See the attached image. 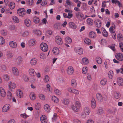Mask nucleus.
Here are the masks:
<instances>
[{"label":"nucleus","instance_id":"51","mask_svg":"<svg viewBox=\"0 0 123 123\" xmlns=\"http://www.w3.org/2000/svg\"><path fill=\"white\" fill-rule=\"evenodd\" d=\"M7 97L9 100H11L12 97V93L9 91L7 92Z\"/></svg>","mask_w":123,"mask_h":123},{"label":"nucleus","instance_id":"50","mask_svg":"<svg viewBox=\"0 0 123 123\" xmlns=\"http://www.w3.org/2000/svg\"><path fill=\"white\" fill-rule=\"evenodd\" d=\"M38 96L40 99L43 100H45V96L43 94H39Z\"/></svg>","mask_w":123,"mask_h":123},{"label":"nucleus","instance_id":"48","mask_svg":"<svg viewBox=\"0 0 123 123\" xmlns=\"http://www.w3.org/2000/svg\"><path fill=\"white\" fill-rule=\"evenodd\" d=\"M49 76L48 75H46L44 77L43 80L45 82L47 83L49 81Z\"/></svg>","mask_w":123,"mask_h":123},{"label":"nucleus","instance_id":"16","mask_svg":"<svg viewBox=\"0 0 123 123\" xmlns=\"http://www.w3.org/2000/svg\"><path fill=\"white\" fill-rule=\"evenodd\" d=\"M75 16L76 17L78 18H79L80 17L81 18L83 19H85V18L84 17V15L81 12H78L75 13Z\"/></svg>","mask_w":123,"mask_h":123},{"label":"nucleus","instance_id":"6","mask_svg":"<svg viewBox=\"0 0 123 123\" xmlns=\"http://www.w3.org/2000/svg\"><path fill=\"white\" fill-rule=\"evenodd\" d=\"M8 86L9 90L12 91L13 89H14L16 88V86L15 83L10 81L8 82Z\"/></svg>","mask_w":123,"mask_h":123},{"label":"nucleus","instance_id":"34","mask_svg":"<svg viewBox=\"0 0 123 123\" xmlns=\"http://www.w3.org/2000/svg\"><path fill=\"white\" fill-rule=\"evenodd\" d=\"M52 100L55 103H58L59 101V100L58 98L55 96H52Z\"/></svg>","mask_w":123,"mask_h":123},{"label":"nucleus","instance_id":"14","mask_svg":"<svg viewBox=\"0 0 123 123\" xmlns=\"http://www.w3.org/2000/svg\"><path fill=\"white\" fill-rule=\"evenodd\" d=\"M0 95L2 97H5L6 95V93L5 89L2 87H0Z\"/></svg>","mask_w":123,"mask_h":123},{"label":"nucleus","instance_id":"41","mask_svg":"<svg viewBox=\"0 0 123 123\" xmlns=\"http://www.w3.org/2000/svg\"><path fill=\"white\" fill-rule=\"evenodd\" d=\"M65 41L66 43L69 44L71 43L72 41L71 38L68 37H66Z\"/></svg>","mask_w":123,"mask_h":123},{"label":"nucleus","instance_id":"32","mask_svg":"<svg viewBox=\"0 0 123 123\" xmlns=\"http://www.w3.org/2000/svg\"><path fill=\"white\" fill-rule=\"evenodd\" d=\"M84 43L87 44L89 45L91 43V40L88 38H85L84 39Z\"/></svg>","mask_w":123,"mask_h":123},{"label":"nucleus","instance_id":"28","mask_svg":"<svg viewBox=\"0 0 123 123\" xmlns=\"http://www.w3.org/2000/svg\"><path fill=\"white\" fill-rule=\"evenodd\" d=\"M33 22L35 24L39 23L40 21L39 18L36 16L34 17L33 18Z\"/></svg>","mask_w":123,"mask_h":123},{"label":"nucleus","instance_id":"63","mask_svg":"<svg viewBox=\"0 0 123 123\" xmlns=\"http://www.w3.org/2000/svg\"><path fill=\"white\" fill-rule=\"evenodd\" d=\"M5 42L4 39L2 37L0 36V44H2Z\"/></svg>","mask_w":123,"mask_h":123},{"label":"nucleus","instance_id":"1","mask_svg":"<svg viewBox=\"0 0 123 123\" xmlns=\"http://www.w3.org/2000/svg\"><path fill=\"white\" fill-rule=\"evenodd\" d=\"M90 112V109L88 107H85L83 110V111L81 114L82 117L85 118L86 116L89 115Z\"/></svg>","mask_w":123,"mask_h":123},{"label":"nucleus","instance_id":"42","mask_svg":"<svg viewBox=\"0 0 123 123\" xmlns=\"http://www.w3.org/2000/svg\"><path fill=\"white\" fill-rule=\"evenodd\" d=\"M113 71H110L108 74V77L110 79H112L113 76Z\"/></svg>","mask_w":123,"mask_h":123},{"label":"nucleus","instance_id":"64","mask_svg":"<svg viewBox=\"0 0 123 123\" xmlns=\"http://www.w3.org/2000/svg\"><path fill=\"white\" fill-rule=\"evenodd\" d=\"M87 67H84L82 69V73L83 74H86L87 72Z\"/></svg>","mask_w":123,"mask_h":123},{"label":"nucleus","instance_id":"38","mask_svg":"<svg viewBox=\"0 0 123 123\" xmlns=\"http://www.w3.org/2000/svg\"><path fill=\"white\" fill-rule=\"evenodd\" d=\"M72 4L73 3L72 2L70 1L69 0H67L66 1V3L65 5V6L66 7L69 8L68 6V5L70 7L71 6Z\"/></svg>","mask_w":123,"mask_h":123},{"label":"nucleus","instance_id":"35","mask_svg":"<svg viewBox=\"0 0 123 123\" xmlns=\"http://www.w3.org/2000/svg\"><path fill=\"white\" fill-rule=\"evenodd\" d=\"M72 86L74 88H75L77 86V83L76 80L74 79L72 80L71 81Z\"/></svg>","mask_w":123,"mask_h":123},{"label":"nucleus","instance_id":"20","mask_svg":"<svg viewBox=\"0 0 123 123\" xmlns=\"http://www.w3.org/2000/svg\"><path fill=\"white\" fill-rule=\"evenodd\" d=\"M12 73L15 75L17 76L18 75V71L16 68L13 67L12 68Z\"/></svg>","mask_w":123,"mask_h":123},{"label":"nucleus","instance_id":"60","mask_svg":"<svg viewBox=\"0 0 123 123\" xmlns=\"http://www.w3.org/2000/svg\"><path fill=\"white\" fill-rule=\"evenodd\" d=\"M115 97L117 99H118L120 97V94L119 93L115 92L114 94Z\"/></svg>","mask_w":123,"mask_h":123},{"label":"nucleus","instance_id":"52","mask_svg":"<svg viewBox=\"0 0 123 123\" xmlns=\"http://www.w3.org/2000/svg\"><path fill=\"white\" fill-rule=\"evenodd\" d=\"M103 113V110L101 107H99L98 109V113L99 115H101Z\"/></svg>","mask_w":123,"mask_h":123},{"label":"nucleus","instance_id":"17","mask_svg":"<svg viewBox=\"0 0 123 123\" xmlns=\"http://www.w3.org/2000/svg\"><path fill=\"white\" fill-rule=\"evenodd\" d=\"M96 96L97 99L98 101L102 102L103 101L102 96L100 93H97L96 94Z\"/></svg>","mask_w":123,"mask_h":123},{"label":"nucleus","instance_id":"39","mask_svg":"<svg viewBox=\"0 0 123 123\" xmlns=\"http://www.w3.org/2000/svg\"><path fill=\"white\" fill-rule=\"evenodd\" d=\"M86 22L87 24L90 25H91L93 24V20L90 18H87V19Z\"/></svg>","mask_w":123,"mask_h":123},{"label":"nucleus","instance_id":"47","mask_svg":"<svg viewBox=\"0 0 123 123\" xmlns=\"http://www.w3.org/2000/svg\"><path fill=\"white\" fill-rule=\"evenodd\" d=\"M89 36L91 38H94L96 37L95 34L93 32H91L89 33Z\"/></svg>","mask_w":123,"mask_h":123},{"label":"nucleus","instance_id":"18","mask_svg":"<svg viewBox=\"0 0 123 123\" xmlns=\"http://www.w3.org/2000/svg\"><path fill=\"white\" fill-rule=\"evenodd\" d=\"M41 121L42 123H47V120L45 115H43L40 117Z\"/></svg>","mask_w":123,"mask_h":123},{"label":"nucleus","instance_id":"31","mask_svg":"<svg viewBox=\"0 0 123 123\" xmlns=\"http://www.w3.org/2000/svg\"><path fill=\"white\" fill-rule=\"evenodd\" d=\"M82 64L84 65H87L89 63V61L88 59L86 57L82 58Z\"/></svg>","mask_w":123,"mask_h":123},{"label":"nucleus","instance_id":"62","mask_svg":"<svg viewBox=\"0 0 123 123\" xmlns=\"http://www.w3.org/2000/svg\"><path fill=\"white\" fill-rule=\"evenodd\" d=\"M47 3V1L46 0H42L41 5L42 6H44L46 5Z\"/></svg>","mask_w":123,"mask_h":123},{"label":"nucleus","instance_id":"2","mask_svg":"<svg viewBox=\"0 0 123 123\" xmlns=\"http://www.w3.org/2000/svg\"><path fill=\"white\" fill-rule=\"evenodd\" d=\"M75 106L76 108L74 105H72L71 106L72 108L74 111L77 112L81 107V104L79 101H76L75 102Z\"/></svg>","mask_w":123,"mask_h":123},{"label":"nucleus","instance_id":"10","mask_svg":"<svg viewBox=\"0 0 123 123\" xmlns=\"http://www.w3.org/2000/svg\"><path fill=\"white\" fill-rule=\"evenodd\" d=\"M74 72L73 68L72 66L68 67L67 69V72L69 75H72Z\"/></svg>","mask_w":123,"mask_h":123},{"label":"nucleus","instance_id":"30","mask_svg":"<svg viewBox=\"0 0 123 123\" xmlns=\"http://www.w3.org/2000/svg\"><path fill=\"white\" fill-rule=\"evenodd\" d=\"M68 24L70 27L72 28L75 29L77 27L76 25L73 22H70Z\"/></svg>","mask_w":123,"mask_h":123},{"label":"nucleus","instance_id":"24","mask_svg":"<svg viewBox=\"0 0 123 123\" xmlns=\"http://www.w3.org/2000/svg\"><path fill=\"white\" fill-rule=\"evenodd\" d=\"M91 104L92 107V108L94 109L96 105V103L95 100L94 98H92Z\"/></svg>","mask_w":123,"mask_h":123},{"label":"nucleus","instance_id":"23","mask_svg":"<svg viewBox=\"0 0 123 123\" xmlns=\"http://www.w3.org/2000/svg\"><path fill=\"white\" fill-rule=\"evenodd\" d=\"M52 52L55 55H57L59 53V50L58 48L55 47L53 48L52 50Z\"/></svg>","mask_w":123,"mask_h":123},{"label":"nucleus","instance_id":"53","mask_svg":"<svg viewBox=\"0 0 123 123\" xmlns=\"http://www.w3.org/2000/svg\"><path fill=\"white\" fill-rule=\"evenodd\" d=\"M97 62L99 64H101L102 62V60L101 58L99 57H97L96 58Z\"/></svg>","mask_w":123,"mask_h":123},{"label":"nucleus","instance_id":"61","mask_svg":"<svg viewBox=\"0 0 123 123\" xmlns=\"http://www.w3.org/2000/svg\"><path fill=\"white\" fill-rule=\"evenodd\" d=\"M86 78L88 80H91L92 79L91 76L89 73H87L86 74Z\"/></svg>","mask_w":123,"mask_h":123},{"label":"nucleus","instance_id":"36","mask_svg":"<svg viewBox=\"0 0 123 123\" xmlns=\"http://www.w3.org/2000/svg\"><path fill=\"white\" fill-rule=\"evenodd\" d=\"M117 39L119 41H121L123 40V37L121 33H119L117 35Z\"/></svg>","mask_w":123,"mask_h":123},{"label":"nucleus","instance_id":"13","mask_svg":"<svg viewBox=\"0 0 123 123\" xmlns=\"http://www.w3.org/2000/svg\"><path fill=\"white\" fill-rule=\"evenodd\" d=\"M16 95L18 97L22 98L23 97L22 91L20 89H18L16 91Z\"/></svg>","mask_w":123,"mask_h":123},{"label":"nucleus","instance_id":"55","mask_svg":"<svg viewBox=\"0 0 123 123\" xmlns=\"http://www.w3.org/2000/svg\"><path fill=\"white\" fill-rule=\"evenodd\" d=\"M20 116L22 118L25 119L26 118L29 117V115H27L25 113H24L20 114Z\"/></svg>","mask_w":123,"mask_h":123},{"label":"nucleus","instance_id":"57","mask_svg":"<svg viewBox=\"0 0 123 123\" xmlns=\"http://www.w3.org/2000/svg\"><path fill=\"white\" fill-rule=\"evenodd\" d=\"M34 32L36 35L37 36H40L41 34V32L39 30H35L34 31Z\"/></svg>","mask_w":123,"mask_h":123},{"label":"nucleus","instance_id":"58","mask_svg":"<svg viewBox=\"0 0 123 123\" xmlns=\"http://www.w3.org/2000/svg\"><path fill=\"white\" fill-rule=\"evenodd\" d=\"M54 92L56 95H60L61 94V92L58 89H55L54 90Z\"/></svg>","mask_w":123,"mask_h":123},{"label":"nucleus","instance_id":"4","mask_svg":"<svg viewBox=\"0 0 123 123\" xmlns=\"http://www.w3.org/2000/svg\"><path fill=\"white\" fill-rule=\"evenodd\" d=\"M23 60L22 57L20 56H18L14 60L15 63L16 65H19L21 63Z\"/></svg>","mask_w":123,"mask_h":123},{"label":"nucleus","instance_id":"44","mask_svg":"<svg viewBox=\"0 0 123 123\" xmlns=\"http://www.w3.org/2000/svg\"><path fill=\"white\" fill-rule=\"evenodd\" d=\"M107 82V80L105 78L101 80L100 82V84L103 86L105 85Z\"/></svg>","mask_w":123,"mask_h":123},{"label":"nucleus","instance_id":"37","mask_svg":"<svg viewBox=\"0 0 123 123\" xmlns=\"http://www.w3.org/2000/svg\"><path fill=\"white\" fill-rule=\"evenodd\" d=\"M111 2L113 4L118 5L120 7L122 6L121 4L118 0H111Z\"/></svg>","mask_w":123,"mask_h":123},{"label":"nucleus","instance_id":"46","mask_svg":"<svg viewBox=\"0 0 123 123\" xmlns=\"http://www.w3.org/2000/svg\"><path fill=\"white\" fill-rule=\"evenodd\" d=\"M6 55L7 58L8 59L11 58L12 57L13 55L12 53L10 51L8 52L7 53Z\"/></svg>","mask_w":123,"mask_h":123},{"label":"nucleus","instance_id":"12","mask_svg":"<svg viewBox=\"0 0 123 123\" xmlns=\"http://www.w3.org/2000/svg\"><path fill=\"white\" fill-rule=\"evenodd\" d=\"M10 106L9 104H6L2 108V111L5 112L8 111L10 109Z\"/></svg>","mask_w":123,"mask_h":123},{"label":"nucleus","instance_id":"7","mask_svg":"<svg viewBox=\"0 0 123 123\" xmlns=\"http://www.w3.org/2000/svg\"><path fill=\"white\" fill-rule=\"evenodd\" d=\"M67 90L69 92L73 93L75 95H78L79 94V91L71 87H68Z\"/></svg>","mask_w":123,"mask_h":123},{"label":"nucleus","instance_id":"54","mask_svg":"<svg viewBox=\"0 0 123 123\" xmlns=\"http://www.w3.org/2000/svg\"><path fill=\"white\" fill-rule=\"evenodd\" d=\"M115 29V27L114 26H111L109 29V30L110 31L111 33H114L115 31L114 30Z\"/></svg>","mask_w":123,"mask_h":123},{"label":"nucleus","instance_id":"11","mask_svg":"<svg viewBox=\"0 0 123 123\" xmlns=\"http://www.w3.org/2000/svg\"><path fill=\"white\" fill-rule=\"evenodd\" d=\"M83 49L81 48H75L74 49V51L76 53L80 55H81L83 54Z\"/></svg>","mask_w":123,"mask_h":123},{"label":"nucleus","instance_id":"27","mask_svg":"<svg viewBox=\"0 0 123 123\" xmlns=\"http://www.w3.org/2000/svg\"><path fill=\"white\" fill-rule=\"evenodd\" d=\"M101 30L102 31V33L103 36L104 37H107L108 36V34L107 31L105 29L103 28H101Z\"/></svg>","mask_w":123,"mask_h":123},{"label":"nucleus","instance_id":"22","mask_svg":"<svg viewBox=\"0 0 123 123\" xmlns=\"http://www.w3.org/2000/svg\"><path fill=\"white\" fill-rule=\"evenodd\" d=\"M37 62V60L35 58H32L30 61V63L32 66H35L36 65Z\"/></svg>","mask_w":123,"mask_h":123},{"label":"nucleus","instance_id":"5","mask_svg":"<svg viewBox=\"0 0 123 123\" xmlns=\"http://www.w3.org/2000/svg\"><path fill=\"white\" fill-rule=\"evenodd\" d=\"M40 48L41 50L44 52L47 51L48 49L47 44L44 43H42L40 44Z\"/></svg>","mask_w":123,"mask_h":123},{"label":"nucleus","instance_id":"21","mask_svg":"<svg viewBox=\"0 0 123 123\" xmlns=\"http://www.w3.org/2000/svg\"><path fill=\"white\" fill-rule=\"evenodd\" d=\"M117 84L120 86L123 85V79L121 77L118 78L117 80Z\"/></svg>","mask_w":123,"mask_h":123},{"label":"nucleus","instance_id":"25","mask_svg":"<svg viewBox=\"0 0 123 123\" xmlns=\"http://www.w3.org/2000/svg\"><path fill=\"white\" fill-rule=\"evenodd\" d=\"M24 24L26 26L29 27L31 25V22L28 19H26L25 20Z\"/></svg>","mask_w":123,"mask_h":123},{"label":"nucleus","instance_id":"8","mask_svg":"<svg viewBox=\"0 0 123 123\" xmlns=\"http://www.w3.org/2000/svg\"><path fill=\"white\" fill-rule=\"evenodd\" d=\"M115 57L117 60L120 61L123 60V55L120 53H117L115 55Z\"/></svg>","mask_w":123,"mask_h":123},{"label":"nucleus","instance_id":"49","mask_svg":"<svg viewBox=\"0 0 123 123\" xmlns=\"http://www.w3.org/2000/svg\"><path fill=\"white\" fill-rule=\"evenodd\" d=\"M62 102L65 104L67 105L68 104L69 102V100L68 99L66 98L62 99Z\"/></svg>","mask_w":123,"mask_h":123},{"label":"nucleus","instance_id":"15","mask_svg":"<svg viewBox=\"0 0 123 123\" xmlns=\"http://www.w3.org/2000/svg\"><path fill=\"white\" fill-rule=\"evenodd\" d=\"M11 48L15 49L17 47L16 43L13 41H10L9 44Z\"/></svg>","mask_w":123,"mask_h":123},{"label":"nucleus","instance_id":"56","mask_svg":"<svg viewBox=\"0 0 123 123\" xmlns=\"http://www.w3.org/2000/svg\"><path fill=\"white\" fill-rule=\"evenodd\" d=\"M29 35V32L28 31H25L21 33V35L23 37L27 36Z\"/></svg>","mask_w":123,"mask_h":123},{"label":"nucleus","instance_id":"40","mask_svg":"<svg viewBox=\"0 0 123 123\" xmlns=\"http://www.w3.org/2000/svg\"><path fill=\"white\" fill-rule=\"evenodd\" d=\"M29 42L30 45L32 46L35 45L36 43V41L35 40H30Z\"/></svg>","mask_w":123,"mask_h":123},{"label":"nucleus","instance_id":"9","mask_svg":"<svg viewBox=\"0 0 123 123\" xmlns=\"http://www.w3.org/2000/svg\"><path fill=\"white\" fill-rule=\"evenodd\" d=\"M55 41L56 43L59 45H61L62 43V41L60 37L57 36L56 37Z\"/></svg>","mask_w":123,"mask_h":123},{"label":"nucleus","instance_id":"45","mask_svg":"<svg viewBox=\"0 0 123 123\" xmlns=\"http://www.w3.org/2000/svg\"><path fill=\"white\" fill-rule=\"evenodd\" d=\"M33 3L34 1L33 0H28L27 2V5L30 6H32Z\"/></svg>","mask_w":123,"mask_h":123},{"label":"nucleus","instance_id":"19","mask_svg":"<svg viewBox=\"0 0 123 123\" xmlns=\"http://www.w3.org/2000/svg\"><path fill=\"white\" fill-rule=\"evenodd\" d=\"M94 24L97 27H100L101 25V22L98 19L96 20L95 21Z\"/></svg>","mask_w":123,"mask_h":123},{"label":"nucleus","instance_id":"33","mask_svg":"<svg viewBox=\"0 0 123 123\" xmlns=\"http://www.w3.org/2000/svg\"><path fill=\"white\" fill-rule=\"evenodd\" d=\"M29 72L30 74L32 76H34L35 75L36 72L33 68L30 69L29 70Z\"/></svg>","mask_w":123,"mask_h":123},{"label":"nucleus","instance_id":"3","mask_svg":"<svg viewBox=\"0 0 123 123\" xmlns=\"http://www.w3.org/2000/svg\"><path fill=\"white\" fill-rule=\"evenodd\" d=\"M18 14L21 17H23L25 14V9L23 8H20L17 10Z\"/></svg>","mask_w":123,"mask_h":123},{"label":"nucleus","instance_id":"26","mask_svg":"<svg viewBox=\"0 0 123 123\" xmlns=\"http://www.w3.org/2000/svg\"><path fill=\"white\" fill-rule=\"evenodd\" d=\"M44 108L45 111L47 112H49L50 110V106L48 104H46L44 105Z\"/></svg>","mask_w":123,"mask_h":123},{"label":"nucleus","instance_id":"43","mask_svg":"<svg viewBox=\"0 0 123 123\" xmlns=\"http://www.w3.org/2000/svg\"><path fill=\"white\" fill-rule=\"evenodd\" d=\"M12 19L13 21L16 23H18L19 22V19L16 16H14L12 17Z\"/></svg>","mask_w":123,"mask_h":123},{"label":"nucleus","instance_id":"29","mask_svg":"<svg viewBox=\"0 0 123 123\" xmlns=\"http://www.w3.org/2000/svg\"><path fill=\"white\" fill-rule=\"evenodd\" d=\"M30 97L32 100H34L36 99V94L33 92H31L30 94Z\"/></svg>","mask_w":123,"mask_h":123},{"label":"nucleus","instance_id":"59","mask_svg":"<svg viewBox=\"0 0 123 123\" xmlns=\"http://www.w3.org/2000/svg\"><path fill=\"white\" fill-rule=\"evenodd\" d=\"M10 6L9 7L11 9H13L15 7V3L13 2H11L10 3Z\"/></svg>","mask_w":123,"mask_h":123}]
</instances>
